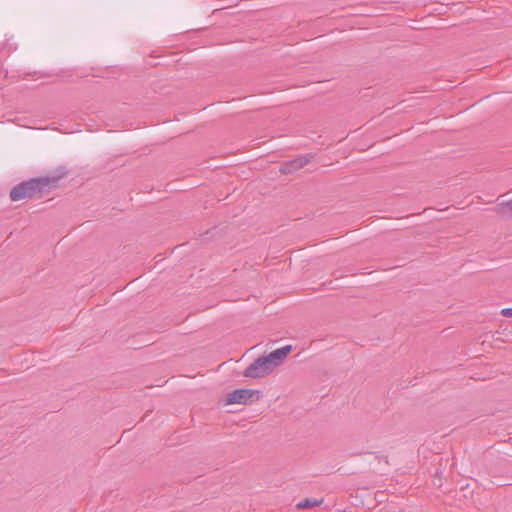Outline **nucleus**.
Segmentation results:
<instances>
[{
	"mask_svg": "<svg viewBox=\"0 0 512 512\" xmlns=\"http://www.w3.org/2000/svg\"><path fill=\"white\" fill-rule=\"evenodd\" d=\"M55 176L31 178L15 185L9 194L12 201L17 202L23 199L41 198L49 193L52 188L58 186V182L66 175V170L60 168Z\"/></svg>",
	"mask_w": 512,
	"mask_h": 512,
	"instance_id": "1",
	"label": "nucleus"
},
{
	"mask_svg": "<svg viewBox=\"0 0 512 512\" xmlns=\"http://www.w3.org/2000/svg\"><path fill=\"white\" fill-rule=\"evenodd\" d=\"M262 396L263 393L260 390L239 388L227 394L225 404L250 405L254 402L259 401L262 398Z\"/></svg>",
	"mask_w": 512,
	"mask_h": 512,
	"instance_id": "2",
	"label": "nucleus"
},
{
	"mask_svg": "<svg viewBox=\"0 0 512 512\" xmlns=\"http://www.w3.org/2000/svg\"><path fill=\"white\" fill-rule=\"evenodd\" d=\"M273 371L268 359L265 355L256 358L247 368L244 370L243 375L248 378H262Z\"/></svg>",
	"mask_w": 512,
	"mask_h": 512,
	"instance_id": "3",
	"label": "nucleus"
},
{
	"mask_svg": "<svg viewBox=\"0 0 512 512\" xmlns=\"http://www.w3.org/2000/svg\"><path fill=\"white\" fill-rule=\"evenodd\" d=\"M312 158H313V156L308 154V155L299 156L290 161H286L281 164L279 171L281 174H284V175L292 174V173L296 172L297 170L306 166L308 163H310Z\"/></svg>",
	"mask_w": 512,
	"mask_h": 512,
	"instance_id": "4",
	"label": "nucleus"
},
{
	"mask_svg": "<svg viewBox=\"0 0 512 512\" xmlns=\"http://www.w3.org/2000/svg\"><path fill=\"white\" fill-rule=\"evenodd\" d=\"M292 351L291 345H286L284 347L278 348L269 354L265 355L270 363V366L274 370L277 366H279L284 359L290 354Z\"/></svg>",
	"mask_w": 512,
	"mask_h": 512,
	"instance_id": "5",
	"label": "nucleus"
},
{
	"mask_svg": "<svg viewBox=\"0 0 512 512\" xmlns=\"http://www.w3.org/2000/svg\"><path fill=\"white\" fill-rule=\"evenodd\" d=\"M322 502H323V499L317 500V499H313V498H306V499L300 501L296 505V507L298 509H310V508L319 506Z\"/></svg>",
	"mask_w": 512,
	"mask_h": 512,
	"instance_id": "6",
	"label": "nucleus"
},
{
	"mask_svg": "<svg viewBox=\"0 0 512 512\" xmlns=\"http://www.w3.org/2000/svg\"><path fill=\"white\" fill-rule=\"evenodd\" d=\"M505 208L509 209V211L512 212V199L507 202H503L499 205L500 212H502Z\"/></svg>",
	"mask_w": 512,
	"mask_h": 512,
	"instance_id": "7",
	"label": "nucleus"
},
{
	"mask_svg": "<svg viewBox=\"0 0 512 512\" xmlns=\"http://www.w3.org/2000/svg\"><path fill=\"white\" fill-rule=\"evenodd\" d=\"M501 315L505 317H512V308H504L501 310Z\"/></svg>",
	"mask_w": 512,
	"mask_h": 512,
	"instance_id": "8",
	"label": "nucleus"
},
{
	"mask_svg": "<svg viewBox=\"0 0 512 512\" xmlns=\"http://www.w3.org/2000/svg\"><path fill=\"white\" fill-rule=\"evenodd\" d=\"M377 459H385V462L388 463V456H376Z\"/></svg>",
	"mask_w": 512,
	"mask_h": 512,
	"instance_id": "9",
	"label": "nucleus"
}]
</instances>
